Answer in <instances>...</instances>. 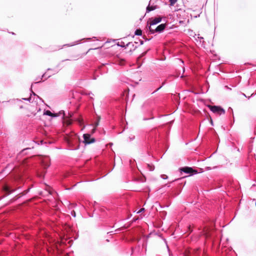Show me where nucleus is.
Returning <instances> with one entry per match:
<instances>
[{
    "label": "nucleus",
    "mask_w": 256,
    "mask_h": 256,
    "mask_svg": "<svg viewBox=\"0 0 256 256\" xmlns=\"http://www.w3.org/2000/svg\"><path fill=\"white\" fill-rule=\"evenodd\" d=\"M181 172H184L186 174L192 173V168L188 167H185L180 169Z\"/></svg>",
    "instance_id": "nucleus-6"
},
{
    "label": "nucleus",
    "mask_w": 256,
    "mask_h": 256,
    "mask_svg": "<svg viewBox=\"0 0 256 256\" xmlns=\"http://www.w3.org/2000/svg\"><path fill=\"white\" fill-rule=\"evenodd\" d=\"M154 10L153 8H152V7H150V6L147 7V8H146V10L148 12L152 10Z\"/></svg>",
    "instance_id": "nucleus-12"
},
{
    "label": "nucleus",
    "mask_w": 256,
    "mask_h": 256,
    "mask_svg": "<svg viewBox=\"0 0 256 256\" xmlns=\"http://www.w3.org/2000/svg\"><path fill=\"white\" fill-rule=\"evenodd\" d=\"M144 208H142L141 209H140L138 212L137 213H140V212H143L144 211Z\"/></svg>",
    "instance_id": "nucleus-14"
},
{
    "label": "nucleus",
    "mask_w": 256,
    "mask_h": 256,
    "mask_svg": "<svg viewBox=\"0 0 256 256\" xmlns=\"http://www.w3.org/2000/svg\"><path fill=\"white\" fill-rule=\"evenodd\" d=\"M203 234L206 237H208L210 236V234L208 232V228H205L203 230Z\"/></svg>",
    "instance_id": "nucleus-9"
},
{
    "label": "nucleus",
    "mask_w": 256,
    "mask_h": 256,
    "mask_svg": "<svg viewBox=\"0 0 256 256\" xmlns=\"http://www.w3.org/2000/svg\"><path fill=\"white\" fill-rule=\"evenodd\" d=\"M44 115L48 116H52V117H56V116H58L57 114H53L50 111L48 110H45L44 112Z\"/></svg>",
    "instance_id": "nucleus-7"
},
{
    "label": "nucleus",
    "mask_w": 256,
    "mask_h": 256,
    "mask_svg": "<svg viewBox=\"0 0 256 256\" xmlns=\"http://www.w3.org/2000/svg\"><path fill=\"white\" fill-rule=\"evenodd\" d=\"M166 24H162L158 26L155 28H150V31L152 34H154V32H161L164 30V28H166Z\"/></svg>",
    "instance_id": "nucleus-3"
},
{
    "label": "nucleus",
    "mask_w": 256,
    "mask_h": 256,
    "mask_svg": "<svg viewBox=\"0 0 256 256\" xmlns=\"http://www.w3.org/2000/svg\"><path fill=\"white\" fill-rule=\"evenodd\" d=\"M194 38L196 42V44L198 45V46H202L203 47L204 46V38L202 36H200V34L195 35L194 36Z\"/></svg>",
    "instance_id": "nucleus-4"
},
{
    "label": "nucleus",
    "mask_w": 256,
    "mask_h": 256,
    "mask_svg": "<svg viewBox=\"0 0 256 256\" xmlns=\"http://www.w3.org/2000/svg\"><path fill=\"white\" fill-rule=\"evenodd\" d=\"M192 172H193V175L196 174L198 173V172L194 169H193Z\"/></svg>",
    "instance_id": "nucleus-16"
},
{
    "label": "nucleus",
    "mask_w": 256,
    "mask_h": 256,
    "mask_svg": "<svg viewBox=\"0 0 256 256\" xmlns=\"http://www.w3.org/2000/svg\"><path fill=\"white\" fill-rule=\"evenodd\" d=\"M201 10H202L201 8H199V9H198V14L200 13V12H201Z\"/></svg>",
    "instance_id": "nucleus-17"
},
{
    "label": "nucleus",
    "mask_w": 256,
    "mask_h": 256,
    "mask_svg": "<svg viewBox=\"0 0 256 256\" xmlns=\"http://www.w3.org/2000/svg\"><path fill=\"white\" fill-rule=\"evenodd\" d=\"M68 140V142L69 144H70V142H70V140Z\"/></svg>",
    "instance_id": "nucleus-18"
},
{
    "label": "nucleus",
    "mask_w": 256,
    "mask_h": 256,
    "mask_svg": "<svg viewBox=\"0 0 256 256\" xmlns=\"http://www.w3.org/2000/svg\"><path fill=\"white\" fill-rule=\"evenodd\" d=\"M4 190L5 192H6L8 194H10L12 193V192H14V190H11L9 186H5L4 187Z\"/></svg>",
    "instance_id": "nucleus-8"
},
{
    "label": "nucleus",
    "mask_w": 256,
    "mask_h": 256,
    "mask_svg": "<svg viewBox=\"0 0 256 256\" xmlns=\"http://www.w3.org/2000/svg\"><path fill=\"white\" fill-rule=\"evenodd\" d=\"M161 178L163 179L166 180L168 178V176L166 175L162 174L161 176Z\"/></svg>",
    "instance_id": "nucleus-13"
},
{
    "label": "nucleus",
    "mask_w": 256,
    "mask_h": 256,
    "mask_svg": "<svg viewBox=\"0 0 256 256\" xmlns=\"http://www.w3.org/2000/svg\"><path fill=\"white\" fill-rule=\"evenodd\" d=\"M169 1L170 2V5L173 6L177 2V0H169Z\"/></svg>",
    "instance_id": "nucleus-11"
},
{
    "label": "nucleus",
    "mask_w": 256,
    "mask_h": 256,
    "mask_svg": "<svg viewBox=\"0 0 256 256\" xmlns=\"http://www.w3.org/2000/svg\"><path fill=\"white\" fill-rule=\"evenodd\" d=\"M98 122L96 123V124H95V127H96V126H98ZM95 130H96V128H94L92 130V132H93V133L94 132Z\"/></svg>",
    "instance_id": "nucleus-15"
},
{
    "label": "nucleus",
    "mask_w": 256,
    "mask_h": 256,
    "mask_svg": "<svg viewBox=\"0 0 256 256\" xmlns=\"http://www.w3.org/2000/svg\"><path fill=\"white\" fill-rule=\"evenodd\" d=\"M134 34L136 36H142V31L138 29V30H136L135 31Z\"/></svg>",
    "instance_id": "nucleus-10"
},
{
    "label": "nucleus",
    "mask_w": 256,
    "mask_h": 256,
    "mask_svg": "<svg viewBox=\"0 0 256 256\" xmlns=\"http://www.w3.org/2000/svg\"><path fill=\"white\" fill-rule=\"evenodd\" d=\"M209 108L212 112L219 115H221L225 113V110L220 106H210Z\"/></svg>",
    "instance_id": "nucleus-2"
},
{
    "label": "nucleus",
    "mask_w": 256,
    "mask_h": 256,
    "mask_svg": "<svg viewBox=\"0 0 256 256\" xmlns=\"http://www.w3.org/2000/svg\"><path fill=\"white\" fill-rule=\"evenodd\" d=\"M84 142L86 144H90L95 142V140L94 138H91L89 134H84Z\"/></svg>",
    "instance_id": "nucleus-5"
},
{
    "label": "nucleus",
    "mask_w": 256,
    "mask_h": 256,
    "mask_svg": "<svg viewBox=\"0 0 256 256\" xmlns=\"http://www.w3.org/2000/svg\"><path fill=\"white\" fill-rule=\"evenodd\" d=\"M162 21V18L160 17L152 18L149 20L148 22V29L150 30V28H154L153 26L156 25L158 23Z\"/></svg>",
    "instance_id": "nucleus-1"
}]
</instances>
